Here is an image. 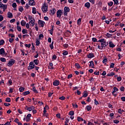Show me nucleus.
Returning <instances> with one entry per match:
<instances>
[{
    "mask_svg": "<svg viewBox=\"0 0 125 125\" xmlns=\"http://www.w3.org/2000/svg\"><path fill=\"white\" fill-rule=\"evenodd\" d=\"M64 11L65 12H69L70 11V8L68 7H65L64 9Z\"/></svg>",
    "mask_w": 125,
    "mask_h": 125,
    "instance_id": "obj_19",
    "label": "nucleus"
},
{
    "mask_svg": "<svg viewBox=\"0 0 125 125\" xmlns=\"http://www.w3.org/2000/svg\"><path fill=\"white\" fill-rule=\"evenodd\" d=\"M121 100H122V101H124V102H125V97H122L121 98Z\"/></svg>",
    "mask_w": 125,
    "mask_h": 125,
    "instance_id": "obj_62",
    "label": "nucleus"
},
{
    "mask_svg": "<svg viewBox=\"0 0 125 125\" xmlns=\"http://www.w3.org/2000/svg\"><path fill=\"white\" fill-rule=\"evenodd\" d=\"M63 46H64L65 48H67L68 46H69V45H68V44H64L63 45Z\"/></svg>",
    "mask_w": 125,
    "mask_h": 125,
    "instance_id": "obj_59",
    "label": "nucleus"
},
{
    "mask_svg": "<svg viewBox=\"0 0 125 125\" xmlns=\"http://www.w3.org/2000/svg\"><path fill=\"white\" fill-rule=\"evenodd\" d=\"M6 102H10L11 101V100H10V98H7L5 100Z\"/></svg>",
    "mask_w": 125,
    "mask_h": 125,
    "instance_id": "obj_44",
    "label": "nucleus"
},
{
    "mask_svg": "<svg viewBox=\"0 0 125 125\" xmlns=\"http://www.w3.org/2000/svg\"><path fill=\"white\" fill-rule=\"evenodd\" d=\"M116 91H119V89L117 87H113V91L112 92V94H114Z\"/></svg>",
    "mask_w": 125,
    "mask_h": 125,
    "instance_id": "obj_12",
    "label": "nucleus"
},
{
    "mask_svg": "<svg viewBox=\"0 0 125 125\" xmlns=\"http://www.w3.org/2000/svg\"><path fill=\"white\" fill-rule=\"evenodd\" d=\"M32 90L33 91H34V92H35V93H38V90H36V87H33L32 88Z\"/></svg>",
    "mask_w": 125,
    "mask_h": 125,
    "instance_id": "obj_37",
    "label": "nucleus"
},
{
    "mask_svg": "<svg viewBox=\"0 0 125 125\" xmlns=\"http://www.w3.org/2000/svg\"><path fill=\"white\" fill-rule=\"evenodd\" d=\"M89 23L91 24V26L92 27L93 26V21H90Z\"/></svg>",
    "mask_w": 125,
    "mask_h": 125,
    "instance_id": "obj_57",
    "label": "nucleus"
},
{
    "mask_svg": "<svg viewBox=\"0 0 125 125\" xmlns=\"http://www.w3.org/2000/svg\"><path fill=\"white\" fill-rule=\"evenodd\" d=\"M34 109H35V106H32L31 107H27L26 110H27V111H29V112H31V111H33Z\"/></svg>",
    "mask_w": 125,
    "mask_h": 125,
    "instance_id": "obj_9",
    "label": "nucleus"
},
{
    "mask_svg": "<svg viewBox=\"0 0 125 125\" xmlns=\"http://www.w3.org/2000/svg\"><path fill=\"white\" fill-rule=\"evenodd\" d=\"M22 33L23 34H28V30L27 29H23L22 30Z\"/></svg>",
    "mask_w": 125,
    "mask_h": 125,
    "instance_id": "obj_21",
    "label": "nucleus"
},
{
    "mask_svg": "<svg viewBox=\"0 0 125 125\" xmlns=\"http://www.w3.org/2000/svg\"><path fill=\"white\" fill-rule=\"evenodd\" d=\"M51 13L52 14V15H54L55 14V13L56 12V10L54 8H52L51 10Z\"/></svg>",
    "mask_w": 125,
    "mask_h": 125,
    "instance_id": "obj_15",
    "label": "nucleus"
},
{
    "mask_svg": "<svg viewBox=\"0 0 125 125\" xmlns=\"http://www.w3.org/2000/svg\"><path fill=\"white\" fill-rule=\"evenodd\" d=\"M113 122L114 123V124H119V123H120V121L116 120H114Z\"/></svg>",
    "mask_w": 125,
    "mask_h": 125,
    "instance_id": "obj_61",
    "label": "nucleus"
},
{
    "mask_svg": "<svg viewBox=\"0 0 125 125\" xmlns=\"http://www.w3.org/2000/svg\"><path fill=\"white\" fill-rule=\"evenodd\" d=\"M25 46H26V47L30 48L31 47V44H25Z\"/></svg>",
    "mask_w": 125,
    "mask_h": 125,
    "instance_id": "obj_48",
    "label": "nucleus"
},
{
    "mask_svg": "<svg viewBox=\"0 0 125 125\" xmlns=\"http://www.w3.org/2000/svg\"><path fill=\"white\" fill-rule=\"evenodd\" d=\"M69 115L70 116H74V115H75V112L74 111H70L69 112Z\"/></svg>",
    "mask_w": 125,
    "mask_h": 125,
    "instance_id": "obj_31",
    "label": "nucleus"
},
{
    "mask_svg": "<svg viewBox=\"0 0 125 125\" xmlns=\"http://www.w3.org/2000/svg\"><path fill=\"white\" fill-rule=\"evenodd\" d=\"M81 22H82V19H79L78 21H77V23L78 25H81Z\"/></svg>",
    "mask_w": 125,
    "mask_h": 125,
    "instance_id": "obj_40",
    "label": "nucleus"
},
{
    "mask_svg": "<svg viewBox=\"0 0 125 125\" xmlns=\"http://www.w3.org/2000/svg\"><path fill=\"white\" fill-rule=\"evenodd\" d=\"M29 24L31 27H34V25H35V20H32L29 21Z\"/></svg>",
    "mask_w": 125,
    "mask_h": 125,
    "instance_id": "obj_8",
    "label": "nucleus"
},
{
    "mask_svg": "<svg viewBox=\"0 0 125 125\" xmlns=\"http://www.w3.org/2000/svg\"><path fill=\"white\" fill-rule=\"evenodd\" d=\"M23 10H24V8H23V7L20 6L19 8V11H20V12H23Z\"/></svg>",
    "mask_w": 125,
    "mask_h": 125,
    "instance_id": "obj_28",
    "label": "nucleus"
},
{
    "mask_svg": "<svg viewBox=\"0 0 125 125\" xmlns=\"http://www.w3.org/2000/svg\"><path fill=\"white\" fill-rule=\"evenodd\" d=\"M108 61V60L107 59H104L103 61V63H105L106 62Z\"/></svg>",
    "mask_w": 125,
    "mask_h": 125,
    "instance_id": "obj_53",
    "label": "nucleus"
},
{
    "mask_svg": "<svg viewBox=\"0 0 125 125\" xmlns=\"http://www.w3.org/2000/svg\"><path fill=\"white\" fill-rule=\"evenodd\" d=\"M53 43H54V42H52L51 44H50V47L51 49H53V48H54L53 47Z\"/></svg>",
    "mask_w": 125,
    "mask_h": 125,
    "instance_id": "obj_32",
    "label": "nucleus"
},
{
    "mask_svg": "<svg viewBox=\"0 0 125 125\" xmlns=\"http://www.w3.org/2000/svg\"><path fill=\"white\" fill-rule=\"evenodd\" d=\"M87 95H88L87 93H84V94L83 96V97H87Z\"/></svg>",
    "mask_w": 125,
    "mask_h": 125,
    "instance_id": "obj_63",
    "label": "nucleus"
},
{
    "mask_svg": "<svg viewBox=\"0 0 125 125\" xmlns=\"http://www.w3.org/2000/svg\"><path fill=\"white\" fill-rule=\"evenodd\" d=\"M39 38V40H42V39H43V34H40Z\"/></svg>",
    "mask_w": 125,
    "mask_h": 125,
    "instance_id": "obj_35",
    "label": "nucleus"
},
{
    "mask_svg": "<svg viewBox=\"0 0 125 125\" xmlns=\"http://www.w3.org/2000/svg\"><path fill=\"white\" fill-rule=\"evenodd\" d=\"M85 7H87V8H89L90 7V3L89 2H86L85 3Z\"/></svg>",
    "mask_w": 125,
    "mask_h": 125,
    "instance_id": "obj_17",
    "label": "nucleus"
},
{
    "mask_svg": "<svg viewBox=\"0 0 125 125\" xmlns=\"http://www.w3.org/2000/svg\"><path fill=\"white\" fill-rule=\"evenodd\" d=\"M29 5H35V2L34 0H30L29 1Z\"/></svg>",
    "mask_w": 125,
    "mask_h": 125,
    "instance_id": "obj_10",
    "label": "nucleus"
},
{
    "mask_svg": "<svg viewBox=\"0 0 125 125\" xmlns=\"http://www.w3.org/2000/svg\"><path fill=\"white\" fill-rule=\"evenodd\" d=\"M3 20V16L2 15H0V22H1Z\"/></svg>",
    "mask_w": 125,
    "mask_h": 125,
    "instance_id": "obj_49",
    "label": "nucleus"
},
{
    "mask_svg": "<svg viewBox=\"0 0 125 125\" xmlns=\"http://www.w3.org/2000/svg\"><path fill=\"white\" fill-rule=\"evenodd\" d=\"M77 119L78 122H81V121H83V118L82 117H78Z\"/></svg>",
    "mask_w": 125,
    "mask_h": 125,
    "instance_id": "obj_33",
    "label": "nucleus"
},
{
    "mask_svg": "<svg viewBox=\"0 0 125 125\" xmlns=\"http://www.w3.org/2000/svg\"><path fill=\"white\" fill-rule=\"evenodd\" d=\"M98 42H103L104 43H106V41L104 39H101L99 40Z\"/></svg>",
    "mask_w": 125,
    "mask_h": 125,
    "instance_id": "obj_20",
    "label": "nucleus"
},
{
    "mask_svg": "<svg viewBox=\"0 0 125 125\" xmlns=\"http://www.w3.org/2000/svg\"><path fill=\"white\" fill-rule=\"evenodd\" d=\"M59 99H60V100H65V99H66V98H65V97L64 96H62L59 98Z\"/></svg>",
    "mask_w": 125,
    "mask_h": 125,
    "instance_id": "obj_43",
    "label": "nucleus"
},
{
    "mask_svg": "<svg viewBox=\"0 0 125 125\" xmlns=\"http://www.w3.org/2000/svg\"><path fill=\"white\" fill-rule=\"evenodd\" d=\"M109 46L112 48H114V47H115V44H114L113 42H112L111 41L109 42Z\"/></svg>",
    "mask_w": 125,
    "mask_h": 125,
    "instance_id": "obj_13",
    "label": "nucleus"
},
{
    "mask_svg": "<svg viewBox=\"0 0 125 125\" xmlns=\"http://www.w3.org/2000/svg\"><path fill=\"white\" fill-rule=\"evenodd\" d=\"M106 37H107L108 38H110L111 37H112L113 35L111 34H109V33H106Z\"/></svg>",
    "mask_w": 125,
    "mask_h": 125,
    "instance_id": "obj_45",
    "label": "nucleus"
},
{
    "mask_svg": "<svg viewBox=\"0 0 125 125\" xmlns=\"http://www.w3.org/2000/svg\"><path fill=\"white\" fill-rule=\"evenodd\" d=\"M34 62L36 65H38L40 61L38 60H34Z\"/></svg>",
    "mask_w": 125,
    "mask_h": 125,
    "instance_id": "obj_26",
    "label": "nucleus"
},
{
    "mask_svg": "<svg viewBox=\"0 0 125 125\" xmlns=\"http://www.w3.org/2000/svg\"><path fill=\"white\" fill-rule=\"evenodd\" d=\"M19 90H20V92H23V91H24V90H25V88L22 86H21V87H20Z\"/></svg>",
    "mask_w": 125,
    "mask_h": 125,
    "instance_id": "obj_22",
    "label": "nucleus"
},
{
    "mask_svg": "<svg viewBox=\"0 0 125 125\" xmlns=\"http://www.w3.org/2000/svg\"><path fill=\"white\" fill-rule=\"evenodd\" d=\"M51 32H50V34L51 35H52L53 34V26H52V29H51Z\"/></svg>",
    "mask_w": 125,
    "mask_h": 125,
    "instance_id": "obj_56",
    "label": "nucleus"
},
{
    "mask_svg": "<svg viewBox=\"0 0 125 125\" xmlns=\"http://www.w3.org/2000/svg\"><path fill=\"white\" fill-rule=\"evenodd\" d=\"M108 4L109 6H112L113 4H114V3L112 1H110L108 3Z\"/></svg>",
    "mask_w": 125,
    "mask_h": 125,
    "instance_id": "obj_46",
    "label": "nucleus"
},
{
    "mask_svg": "<svg viewBox=\"0 0 125 125\" xmlns=\"http://www.w3.org/2000/svg\"><path fill=\"white\" fill-rule=\"evenodd\" d=\"M17 29L19 32H21V27L20 26L17 25Z\"/></svg>",
    "mask_w": 125,
    "mask_h": 125,
    "instance_id": "obj_39",
    "label": "nucleus"
},
{
    "mask_svg": "<svg viewBox=\"0 0 125 125\" xmlns=\"http://www.w3.org/2000/svg\"><path fill=\"white\" fill-rule=\"evenodd\" d=\"M4 49H3V48H2L0 49V54L2 55V54H4Z\"/></svg>",
    "mask_w": 125,
    "mask_h": 125,
    "instance_id": "obj_18",
    "label": "nucleus"
},
{
    "mask_svg": "<svg viewBox=\"0 0 125 125\" xmlns=\"http://www.w3.org/2000/svg\"><path fill=\"white\" fill-rule=\"evenodd\" d=\"M42 11H43V12H44V13L47 12V6L44 4L42 6Z\"/></svg>",
    "mask_w": 125,
    "mask_h": 125,
    "instance_id": "obj_2",
    "label": "nucleus"
},
{
    "mask_svg": "<svg viewBox=\"0 0 125 125\" xmlns=\"http://www.w3.org/2000/svg\"><path fill=\"white\" fill-rule=\"evenodd\" d=\"M86 109L87 111H90V110H91V106H89V105H87L86 107Z\"/></svg>",
    "mask_w": 125,
    "mask_h": 125,
    "instance_id": "obj_30",
    "label": "nucleus"
},
{
    "mask_svg": "<svg viewBox=\"0 0 125 125\" xmlns=\"http://www.w3.org/2000/svg\"><path fill=\"white\" fill-rule=\"evenodd\" d=\"M48 109H49L48 105H46L45 107H44V110H48Z\"/></svg>",
    "mask_w": 125,
    "mask_h": 125,
    "instance_id": "obj_52",
    "label": "nucleus"
},
{
    "mask_svg": "<svg viewBox=\"0 0 125 125\" xmlns=\"http://www.w3.org/2000/svg\"><path fill=\"white\" fill-rule=\"evenodd\" d=\"M113 1L114 2V4H116L117 5H118V4H119V0H113Z\"/></svg>",
    "mask_w": 125,
    "mask_h": 125,
    "instance_id": "obj_41",
    "label": "nucleus"
},
{
    "mask_svg": "<svg viewBox=\"0 0 125 125\" xmlns=\"http://www.w3.org/2000/svg\"><path fill=\"white\" fill-rule=\"evenodd\" d=\"M34 68H35V63L33 62H30L28 67V70H32Z\"/></svg>",
    "mask_w": 125,
    "mask_h": 125,
    "instance_id": "obj_3",
    "label": "nucleus"
},
{
    "mask_svg": "<svg viewBox=\"0 0 125 125\" xmlns=\"http://www.w3.org/2000/svg\"><path fill=\"white\" fill-rule=\"evenodd\" d=\"M60 83L59 82V81L55 80L53 82V85H55V86H57L58 85H59Z\"/></svg>",
    "mask_w": 125,
    "mask_h": 125,
    "instance_id": "obj_6",
    "label": "nucleus"
},
{
    "mask_svg": "<svg viewBox=\"0 0 125 125\" xmlns=\"http://www.w3.org/2000/svg\"><path fill=\"white\" fill-rule=\"evenodd\" d=\"M38 23L40 25V26H41V27H43L45 24V22L44 21H42L41 20H39Z\"/></svg>",
    "mask_w": 125,
    "mask_h": 125,
    "instance_id": "obj_5",
    "label": "nucleus"
},
{
    "mask_svg": "<svg viewBox=\"0 0 125 125\" xmlns=\"http://www.w3.org/2000/svg\"><path fill=\"white\" fill-rule=\"evenodd\" d=\"M94 57V54L91 53L87 55L88 58H93Z\"/></svg>",
    "mask_w": 125,
    "mask_h": 125,
    "instance_id": "obj_11",
    "label": "nucleus"
},
{
    "mask_svg": "<svg viewBox=\"0 0 125 125\" xmlns=\"http://www.w3.org/2000/svg\"><path fill=\"white\" fill-rule=\"evenodd\" d=\"M114 66H115V63L111 62L110 68H114Z\"/></svg>",
    "mask_w": 125,
    "mask_h": 125,
    "instance_id": "obj_51",
    "label": "nucleus"
},
{
    "mask_svg": "<svg viewBox=\"0 0 125 125\" xmlns=\"http://www.w3.org/2000/svg\"><path fill=\"white\" fill-rule=\"evenodd\" d=\"M15 63V60H14V59H12L9 61L7 65L9 67H11L12 65H14Z\"/></svg>",
    "mask_w": 125,
    "mask_h": 125,
    "instance_id": "obj_1",
    "label": "nucleus"
},
{
    "mask_svg": "<svg viewBox=\"0 0 125 125\" xmlns=\"http://www.w3.org/2000/svg\"><path fill=\"white\" fill-rule=\"evenodd\" d=\"M123 112H124V111L122 110L121 108L118 109V113H119L120 114H122Z\"/></svg>",
    "mask_w": 125,
    "mask_h": 125,
    "instance_id": "obj_47",
    "label": "nucleus"
},
{
    "mask_svg": "<svg viewBox=\"0 0 125 125\" xmlns=\"http://www.w3.org/2000/svg\"><path fill=\"white\" fill-rule=\"evenodd\" d=\"M4 43V41L3 40H1L0 41V45H3Z\"/></svg>",
    "mask_w": 125,
    "mask_h": 125,
    "instance_id": "obj_38",
    "label": "nucleus"
},
{
    "mask_svg": "<svg viewBox=\"0 0 125 125\" xmlns=\"http://www.w3.org/2000/svg\"><path fill=\"white\" fill-rule=\"evenodd\" d=\"M75 67H76L77 68V69H80V68H81V66L78 63H76L75 64Z\"/></svg>",
    "mask_w": 125,
    "mask_h": 125,
    "instance_id": "obj_27",
    "label": "nucleus"
},
{
    "mask_svg": "<svg viewBox=\"0 0 125 125\" xmlns=\"http://www.w3.org/2000/svg\"><path fill=\"white\" fill-rule=\"evenodd\" d=\"M117 81H118V82H121V81H122V77H117Z\"/></svg>",
    "mask_w": 125,
    "mask_h": 125,
    "instance_id": "obj_54",
    "label": "nucleus"
},
{
    "mask_svg": "<svg viewBox=\"0 0 125 125\" xmlns=\"http://www.w3.org/2000/svg\"><path fill=\"white\" fill-rule=\"evenodd\" d=\"M13 15L10 12H8L7 13V17L8 18H12L13 17Z\"/></svg>",
    "mask_w": 125,
    "mask_h": 125,
    "instance_id": "obj_14",
    "label": "nucleus"
},
{
    "mask_svg": "<svg viewBox=\"0 0 125 125\" xmlns=\"http://www.w3.org/2000/svg\"><path fill=\"white\" fill-rule=\"evenodd\" d=\"M4 125H10V123L7 122L6 123H5Z\"/></svg>",
    "mask_w": 125,
    "mask_h": 125,
    "instance_id": "obj_64",
    "label": "nucleus"
},
{
    "mask_svg": "<svg viewBox=\"0 0 125 125\" xmlns=\"http://www.w3.org/2000/svg\"><path fill=\"white\" fill-rule=\"evenodd\" d=\"M56 117L58 118V119H60V118H61V115L60 114V113L57 114Z\"/></svg>",
    "mask_w": 125,
    "mask_h": 125,
    "instance_id": "obj_50",
    "label": "nucleus"
},
{
    "mask_svg": "<svg viewBox=\"0 0 125 125\" xmlns=\"http://www.w3.org/2000/svg\"><path fill=\"white\" fill-rule=\"evenodd\" d=\"M62 15V11L61 10H59L57 12V16L59 18H60L61 17V16Z\"/></svg>",
    "mask_w": 125,
    "mask_h": 125,
    "instance_id": "obj_4",
    "label": "nucleus"
},
{
    "mask_svg": "<svg viewBox=\"0 0 125 125\" xmlns=\"http://www.w3.org/2000/svg\"><path fill=\"white\" fill-rule=\"evenodd\" d=\"M120 90L121 91H125V87H124V86L121 87Z\"/></svg>",
    "mask_w": 125,
    "mask_h": 125,
    "instance_id": "obj_55",
    "label": "nucleus"
},
{
    "mask_svg": "<svg viewBox=\"0 0 125 125\" xmlns=\"http://www.w3.org/2000/svg\"><path fill=\"white\" fill-rule=\"evenodd\" d=\"M36 45L37 46H39V45H40V43H41V42H40V40L36 39Z\"/></svg>",
    "mask_w": 125,
    "mask_h": 125,
    "instance_id": "obj_24",
    "label": "nucleus"
},
{
    "mask_svg": "<svg viewBox=\"0 0 125 125\" xmlns=\"http://www.w3.org/2000/svg\"><path fill=\"white\" fill-rule=\"evenodd\" d=\"M56 58H57V57L56 56V55H54L52 56V59H54V60H56Z\"/></svg>",
    "mask_w": 125,
    "mask_h": 125,
    "instance_id": "obj_58",
    "label": "nucleus"
},
{
    "mask_svg": "<svg viewBox=\"0 0 125 125\" xmlns=\"http://www.w3.org/2000/svg\"><path fill=\"white\" fill-rule=\"evenodd\" d=\"M62 54H63V55H68V51H64L62 52Z\"/></svg>",
    "mask_w": 125,
    "mask_h": 125,
    "instance_id": "obj_42",
    "label": "nucleus"
},
{
    "mask_svg": "<svg viewBox=\"0 0 125 125\" xmlns=\"http://www.w3.org/2000/svg\"><path fill=\"white\" fill-rule=\"evenodd\" d=\"M0 60L1 62H6V59L4 58H1Z\"/></svg>",
    "mask_w": 125,
    "mask_h": 125,
    "instance_id": "obj_29",
    "label": "nucleus"
},
{
    "mask_svg": "<svg viewBox=\"0 0 125 125\" xmlns=\"http://www.w3.org/2000/svg\"><path fill=\"white\" fill-rule=\"evenodd\" d=\"M90 64L89 67H92V68H94V64L93 63V61H91L89 62Z\"/></svg>",
    "mask_w": 125,
    "mask_h": 125,
    "instance_id": "obj_16",
    "label": "nucleus"
},
{
    "mask_svg": "<svg viewBox=\"0 0 125 125\" xmlns=\"http://www.w3.org/2000/svg\"><path fill=\"white\" fill-rule=\"evenodd\" d=\"M32 13H33L34 14H36V13H37L36 8L35 7L32 8Z\"/></svg>",
    "mask_w": 125,
    "mask_h": 125,
    "instance_id": "obj_25",
    "label": "nucleus"
},
{
    "mask_svg": "<svg viewBox=\"0 0 125 125\" xmlns=\"http://www.w3.org/2000/svg\"><path fill=\"white\" fill-rule=\"evenodd\" d=\"M4 106H7L8 107V106H10V104H7L6 103H5L4 104Z\"/></svg>",
    "mask_w": 125,
    "mask_h": 125,
    "instance_id": "obj_60",
    "label": "nucleus"
},
{
    "mask_svg": "<svg viewBox=\"0 0 125 125\" xmlns=\"http://www.w3.org/2000/svg\"><path fill=\"white\" fill-rule=\"evenodd\" d=\"M0 7L3 8V9H6V8H7V5L0 3Z\"/></svg>",
    "mask_w": 125,
    "mask_h": 125,
    "instance_id": "obj_7",
    "label": "nucleus"
},
{
    "mask_svg": "<svg viewBox=\"0 0 125 125\" xmlns=\"http://www.w3.org/2000/svg\"><path fill=\"white\" fill-rule=\"evenodd\" d=\"M30 93V91H25L23 93V95L24 96H25V95H28V94H29Z\"/></svg>",
    "mask_w": 125,
    "mask_h": 125,
    "instance_id": "obj_34",
    "label": "nucleus"
},
{
    "mask_svg": "<svg viewBox=\"0 0 125 125\" xmlns=\"http://www.w3.org/2000/svg\"><path fill=\"white\" fill-rule=\"evenodd\" d=\"M12 7H13V8H16V7H17V4H16V3H13L12 4Z\"/></svg>",
    "mask_w": 125,
    "mask_h": 125,
    "instance_id": "obj_36",
    "label": "nucleus"
},
{
    "mask_svg": "<svg viewBox=\"0 0 125 125\" xmlns=\"http://www.w3.org/2000/svg\"><path fill=\"white\" fill-rule=\"evenodd\" d=\"M21 26H25V25H26V21H25L24 20H22L21 21Z\"/></svg>",
    "mask_w": 125,
    "mask_h": 125,
    "instance_id": "obj_23",
    "label": "nucleus"
}]
</instances>
